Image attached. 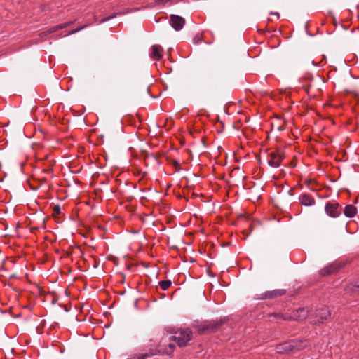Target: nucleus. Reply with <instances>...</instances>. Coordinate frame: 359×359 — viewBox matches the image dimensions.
I'll return each instance as SVG.
<instances>
[{
  "label": "nucleus",
  "instance_id": "obj_1",
  "mask_svg": "<svg viewBox=\"0 0 359 359\" xmlns=\"http://www.w3.org/2000/svg\"><path fill=\"white\" fill-rule=\"evenodd\" d=\"M191 331L188 329L180 328L173 332L170 337L175 340L180 346H184L191 339Z\"/></svg>",
  "mask_w": 359,
  "mask_h": 359
},
{
  "label": "nucleus",
  "instance_id": "obj_2",
  "mask_svg": "<svg viewBox=\"0 0 359 359\" xmlns=\"http://www.w3.org/2000/svg\"><path fill=\"white\" fill-rule=\"evenodd\" d=\"M222 324L223 320L222 319L203 322L198 326V331L201 333H204L206 332H215Z\"/></svg>",
  "mask_w": 359,
  "mask_h": 359
},
{
  "label": "nucleus",
  "instance_id": "obj_3",
  "mask_svg": "<svg viewBox=\"0 0 359 359\" xmlns=\"http://www.w3.org/2000/svg\"><path fill=\"white\" fill-rule=\"evenodd\" d=\"M283 154L280 151L270 153L268 157V164L272 168H278L284 158Z\"/></svg>",
  "mask_w": 359,
  "mask_h": 359
},
{
  "label": "nucleus",
  "instance_id": "obj_4",
  "mask_svg": "<svg viewBox=\"0 0 359 359\" xmlns=\"http://www.w3.org/2000/svg\"><path fill=\"white\" fill-rule=\"evenodd\" d=\"M169 23L175 30L180 31L184 27L185 25V20L182 16L172 14L170 15Z\"/></svg>",
  "mask_w": 359,
  "mask_h": 359
},
{
  "label": "nucleus",
  "instance_id": "obj_5",
  "mask_svg": "<svg viewBox=\"0 0 359 359\" xmlns=\"http://www.w3.org/2000/svg\"><path fill=\"white\" fill-rule=\"evenodd\" d=\"M326 213L332 217H337L340 215L339 204L337 203H327L325 205Z\"/></svg>",
  "mask_w": 359,
  "mask_h": 359
},
{
  "label": "nucleus",
  "instance_id": "obj_6",
  "mask_svg": "<svg viewBox=\"0 0 359 359\" xmlns=\"http://www.w3.org/2000/svg\"><path fill=\"white\" fill-rule=\"evenodd\" d=\"M285 294V290H274L272 291H267L264 293L261 294L257 299H273L280 296H282Z\"/></svg>",
  "mask_w": 359,
  "mask_h": 359
},
{
  "label": "nucleus",
  "instance_id": "obj_7",
  "mask_svg": "<svg viewBox=\"0 0 359 359\" xmlns=\"http://www.w3.org/2000/svg\"><path fill=\"white\" fill-rule=\"evenodd\" d=\"M330 316V311L327 308H321L316 311V320L315 323H323Z\"/></svg>",
  "mask_w": 359,
  "mask_h": 359
},
{
  "label": "nucleus",
  "instance_id": "obj_8",
  "mask_svg": "<svg viewBox=\"0 0 359 359\" xmlns=\"http://www.w3.org/2000/svg\"><path fill=\"white\" fill-rule=\"evenodd\" d=\"M294 344H293L291 341L285 342L281 344L278 345L276 347V351L278 353H285L294 351Z\"/></svg>",
  "mask_w": 359,
  "mask_h": 359
},
{
  "label": "nucleus",
  "instance_id": "obj_9",
  "mask_svg": "<svg viewBox=\"0 0 359 359\" xmlns=\"http://www.w3.org/2000/svg\"><path fill=\"white\" fill-rule=\"evenodd\" d=\"M308 316V311L304 308H299L294 311L289 319L294 320H303Z\"/></svg>",
  "mask_w": 359,
  "mask_h": 359
},
{
  "label": "nucleus",
  "instance_id": "obj_10",
  "mask_svg": "<svg viewBox=\"0 0 359 359\" xmlns=\"http://www.w3.org/2000/svg\"><path fill=\"white\" fill-rule=\"evenodd\" d=\"M162 47L160 45H154L151 47L150 57L154 60H159L162 57Z\"/></svg>",
  "mask_w": 359,
  "mask_h": 359
},
{
  "label": "nucleus",
  "instance_id": "obj_11",
  "mask_svg": "<svg viewBox=\"0 0 359 359\" xmlns=\"http://www.w3.org/2000/svg\"><path fill=\"white\" fill-rule=\"evenodd\" d=\"M299 201L302 205L305 206L313 205L315 203V200L308 194H303L299 197Z\"/></svg>",
  "mask_w": 359,
  "mask_h": 359
},
{
  "label": "nucleus",
  "instance_id": "obj_12",
  "mask_svg": "<svg viewBox=\"0 0 359 359\" xmlns=\"http://www.w3.org/2000/svg\"><path fill=\"white\" fill-rule=\"evenodd\" d=\"M344 213L347 217H353L357 213V209L353 205H347L344 210Z\"/></svg>",
  "mask_w": 359,
  "mask_h": 359
},
{
  "label": "nucleus",
  "instance_id": "obj_13",
  "mask_svg": "<svg viewBox=\"0 0 359 359\" xmlns=\"http://www.w3.org/2000/svg\"><path fill=\"white\" fill-rule=\"evenodd\" d=\"M292 343L296 346L294 347V351H300L305 347H306L309 344V342L307 340H293L292 341Z\"/></svg>",
  "mask_w": 359,
  "mask_h": 359
},
{
  "label": "nucleus",
  "instance_id": "obj_14",
  "mask_svg": "<svg viewBox=\"0 0 359 359\" xmlns=\"http://www.w3.org/2000/svg\"><path fill=\"white\" fill-rule=\"evenodd\" d=\"M337 270V266L335 264L329 265L320 271L321 276H327Z\"/></svg>",
  "mask_w": 359,
  "mask_h": 359
},
{
  "label": "nucleus",
  "instance_id": "obj_15",
  "mask_svg": "<svg viewBox=\"0 0 359 359\" xmlns=\"http://www.w3.org/2000/svg\"><path fill=\"white\" fill-rule=\"evenodd\" d=\"M72 24V22H67V23H63L62 25H57V26H55L52 28H50V29L48 30V33H52V32H56L60 29H62V28H65V27H67V26L70 25Z\"/></svg>",
  "mask_w": 359,
  "mask_h": 359
},
{
  "label": "nucleus",
  "instance_id": "obj_16",
  "mask_svg": "<svg viewBox=\"0 0 359 359\" xmlns=\"http://www.w3.org/2000/svg\"><path fill=\"white\" fill-rule=\"evenodd\" d=\"M175 3V0H156L155 4L156 6H171Z\"/></svg>",
  "mask_w": 359,
  "mask_h": 359
},
{
  "label": "nucleus",
  "instance_id": "obj_17",
  "mask_svg": "<svg viewBox=\"0 0 359 359\" xmlns=\"http://www.w3.org/2000/svg\"><path fill=\"white\" fill-rule=\"evenodd\" d=\"M171 281L169 280H162L159 282V285L163 290H166L171 285Z\"/></svg>",
  "mask_w": 359,
  "mask_h": 359
},
{
  "label": "nucleus",
  "instance_id": "obj_18",
  "mask_svg": "<svg viewBox=\"0 0 359 359\" xmlns=\"http://www.w3.org/2000/svg\"><path fill=\"white\" fill-rule=\"evenodd\" d=\"M151 355H153V353H144V354L133 355L128 359H146L147 357H150Z\"/></svg>",
  "mask_w": 359,
  "mask_h": 359
},
{
  "label": "nucleus",
  "instance_id": "obj_19",
  "mask_svg": "<svg viewBox=\"0 0 359 359\" xmlns=\"http://www.w3.org/2000/svg\"><path fill=\"white\" fill-rule=\"evenodd\" d=\"M168 346L169 350L165 349L163 351V353H166V354H170L172 352L175 345L173 344L169 343Z\"/></svg>",
  "mask_w": 359,
  "mask_h": 359
},
{
  "label": "nucleus",
  "instance_id": "obj_20",
  "mask_svg": "<svg viewBox=\"0 0 359 359\" xmlns=\"http://www.w3.org/2000/svg\"><path fill=\"white\" fill-rule=\"evenodd\" d=\"M348 288L352 290L353 292L355 291L353 288H359V280H355L353 284H351V285L348 286Z\"/></svg>",
  "mask_w": 359,
  "mask_h": 359
},
{
  "label": "nucleus",
  "instance_id": "obj_21",
  "mask_svg": "<svg viewBox=\"0 0 359 359\" xmlns=\"http://www.w3.org/2000/svg\"><path fill=\"white\" fill-rule=\"evenodd\" d=\"M87 25H83L79 28H77L76 29H73V30H71L68 34L67 35H72V34H76L78 32L82 30L83 28H85Z\"/></svg>",
  "mask_w": 359,
  "mask_h": 359
},
{
  "label": "nucleus",
  "instance_id": "obj_22",
  "mask_svg": "<svg viewBox=\"0 0 359 359\" xmlns=\"http://www.w3.org/2000/svg\"><path fill=\"white\" fill-rule=\"evenodd\" d=\"M114 17H115V15H111V16L107 17V18H103V19H102L100 21H99V23H100H100H103V22H106V21H108V20H111V19L114 18Z\"/></svg>",
  "mask_w": 359,
  "mask_h": 359
},
{
  "label": "nucleus",
  "instance_id": "obj_23",
  "mask_svg": "<svg viewBox=\"0 0 359 359\" xmlns=\"http://www.w3.org/2000/svg\"><path fill=\"white\" fill-rule=\"evenodd\" d=\"M201 39L199 36H196L194 38V43H196V44L199 43L201 42Z\"/></svg>",
  "mask_w": 359,
  "mask_h": 359
},
{
  "label": "nucleus",
  "instance_id": "obj_24",
  "mask_svg": "<svg viewBox=\"0 0 359 359\" xmlns=\"http://www.w3.org/2000/svg\"><path fill=\"white\" fill-rule=\"evenodd\" d=\"M274 316H278L279 318H283L282 315H280V314H275ZM283 319L286 320V319H289V318H283Z\"/></svg>",
  "mask_w": 359,
  "mask_h": 359
},
{
  "label": "nucleus",
  "instance_id": "obj_25",
  "mask_svg": "<svg viewBox=\"0 0 359 359\" xmlns=\"http://www.w3.org/2000/svg\"><path fill=\"white\" fill-rule=\"evenodd\" d=\"M271 15H276L277 18H279V13H271Z\"/></svg>",
  "mask_w": 359,
  "mask_h": 359
},
{
  "label": "nucleus",
  "instance_id": "obj_26",
  "mask_svg": "<svg viewBox=\"0 0 359 359\" xmlns=\"http://www.w3.org/2000/svg\"><path fill=\"white\" fill-rule=\"evenodd\" d=\"M55 210H56V211L59 212L60 211V207L59 206H56L55 207Z\"/></svg>",
  "mask_w": 359,
  "mask_h": 359
}]
</instances>
